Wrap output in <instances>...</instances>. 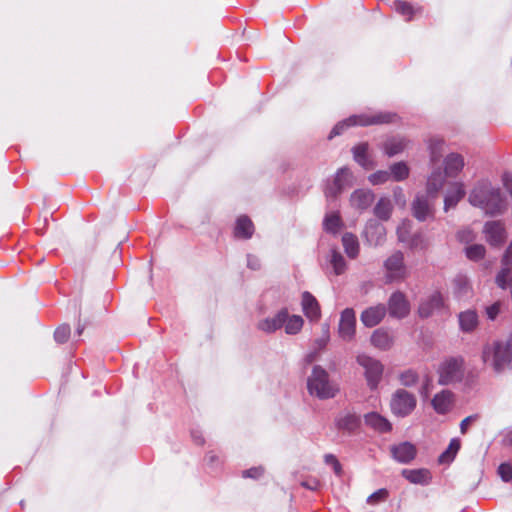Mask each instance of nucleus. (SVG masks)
Wrapping results in <instances>:
<instances>
[{
  "mask_svg": "<svg viewBox=\"0 0 512 512\" xmlns=\"http://www.w3.org/2000/svg\"><path fill=\"white\" fill-rule=\"evenodd\" d=\"M324 461L327 465H331L333 467V470L336 474H340L342 467L339 463L338 459L333 454H326L324 456Z\"/></svg>",
  "mask_w": 512,
  "mask_h": 512,
  "instance_id": "nucleus-53",
  "label": "nucleus"
},
{
  "mask_svg": "<svg viewBox=\"0 0 512 512\" xmlns=\"http://www.w3.org/2000/svg\"><path fill=\"white\" fill-rule=\"evenodd\" d=\"M465 254L468 259L478 261L485 255V247L481 244H474L465 248Z\"/></svg>",
  "mask_w": 512,
  "mask_h": 512,
  "instance_id": "nucleus-42",
  "label": "nucleus"
},
{
  "mask_svg": "<svg viewBox=\"0 0 512 512\" xmlns=\"http://www.w3.org/2000/svg\"><path fill=\"white\" fill-rule=\"evenodd\" d=\"M316 357H317V351L311 352L305 356V362L308 364L312 363L313 361L316 360Z\"/></svg>",
  "mask_w": 512,
  "mask_h": 512,
  "instance_id": "nucleus-63",
  "label": "nucleus"
},
{
  "mask_svg": "<svg viewBox=\"0 0 512 512\" xmlns=\"http://www.w3.org/2000/svg\"><path fill=\"white\" fill-rule=\"evenodd\" d=\"M247 266L252 270H258L260 268V260L256 256L249 254L247 256Z\"/></svg>",
  "mask_w": 512,
  "mask_h": 512,
  "instance_id": "nucleus-60",
  "label": "nucleus"
},
{
  "mask_svg": "<svg viewBox=\"0 0 512 512\" xmlns=\"http://www.w3.org/2000/svg\"><path fill=\"white\" fill-rule=\"evenodd\" d=\"M342 244L345 253L349 258H356L359 254V242L357 237L349 232H346L342 236Z\"/></svg>",
  "mask_w": 512,
  "mask_h": 512,
  "instance_id": "nucleus-31",
  "label": "nucleus"
},
{
  "mask_svg": "<svg viewBox=\"0 0 512 512\" xmlns=\"http://www.w3.org/2000/svg\"><path fill=\"white\" fill-rule=\"evenodd\" d=\"M357 363L364 368L367 385L371 390H375L383 375L384 367L382 363L366 354L357 356Z\"/></svg>",
  "mask_w": 512,
  "mask_h": 512,
  "instance_id": "nucleus-7",
  "label": "nucleus"
},
{
  "mask_svg": "<svg viewBox=\"0 0 512 512\" xmlns=\"http://www.w3.org/2000/svg\"><path fill=\"white\" fill-rule=\"evenodd\" d=\"M390 451L392 457L399 463H409L417 454L416 447L407 441L391 446Z\"/></svg>",
  "mask_w": 512,
  "mask_h": 512,
  "instance_id": "nucleus-16",
  "label": "nucleus"
},
{
  "mask_svg": "<svg viewBox=\"0 0 512 512\" xmlns=\"http://www.w3.org/2000/svg\"><path fill=\"white\" fill-rule=\"evenodd\" d=\"M263 474L262 467H253L242 472V476L244 478H254L257 479Z\"/></svg>",
  "mask_w": 512,
  "mask_h": 512,
  "instance_id": "nucleus-56",
  "label": "nucleus"
},
{
  "mask_svg": "<svg viewBox=\"0 0 512 512\" xmlns=\"http://www.w3.org/2000/svg\"><path fill=\"white\" fill-rule=\"evenodd\" d=\"M386 309L392 318L403 319L410 313V303L404 293L395 291L389 297Z\"/></svg>",
  "mask_w": 512,
  "mask_h": 512,
  "instance_id": "nucleus-11",
  "label": "nucleus"
},
{
  "mask_svg": "<svg viewBox=\"0 0 512 512\" xmlns=\"http://www.w3.org/2000/svg\"><path fill=\"white\" fill-rule=\"evenodd\" d=\"M364 421L367 426L373 428L374 430L380 433H386L392 429V425L388 421V419H386L385 417L376 412L367 413L364 416Z\"/></svg>",
  "mask_w": 512,
  "mask_h": 512,
  "instance_id": "nucleus-23",
  "label": "nucleus"
},
{
  "mask_svg": "<svg viewBox=\"0 0 512 512\" xmlns=\"http://www.w3.org/2000/svg\"><path fill=\"white\" fill-rule=\"evenodd\" d=\"M303 318L299 315H289L287 313V320H285L284 327L285 332L289 335H295L299 333L303 327Z\"/></svg>",
  "mask_w": 512,
  "mask_h": 512,
  "instance_id": "nucleus-36",
  "label": "nucleus"
},
{
  "mask_svg": "<svg viewBox=\"0 0 512 512\" xmlns=\"http://www.w3.org/2000/svg\"><path fill=\"white\" fill-rule=\"evenodd\" d=\"M483 232L491 246H500L505 241V229L500 221L486 222Z\"/></svg>",
  "mask_w": 512,
  "mask_h": 512,
  "instance_id": "nucleus-14",
  "label": "nucleus"
},
{
  "mask_svg": "<svg viewBox=\"0 0 512 512\" xmlns=\"http://www.w3.org/2000/svg\"><path fill=\"white\" fill-rule=\"evenodd\" d=\"M503 186L505 189L509 192L510 196L512 197V174L509 172H506L503 174L502 177Z\"/></svg>",
  "mask_w": 512,
  "mask_h": 512,
  "instance_id": "nucleus-59",
  "label": "nucleus"
},
{
  "mask_svg": "<svg viewBox=\"0 0 512 512\" xmlns=\"http://www.w3.org/2000/svg\"><path fill=\"white\" fill-rule=\"evenodd\" d=\"M285 320H287V310L282 309L275 315L260 320L257 328L265 333H274L283 327Z\"/></svg>",
  "mask_w": 512,
  "mask_h": 512,
  "instance_id": "nucleus-17",
  "label": "nucleus"
},
{
  "mask_svg": "<svg viewBox=\"0 0 512 512\" xmlns=\"http://www.w3.org/2000/svg\"><path fill=\"white\" fill-rule=\"evenodd\" d=\"M458 238L461 241L468 242V241L472 240L473 235L469 229H464V230L458 232Z\"/></svg>",
  "mask_w": 512,
  "mask_h": 512,
  "instance_id": "nucleus-61",
  "label": "nucleus"
},
{
  "mask_svg": "<svg viewBox=\"0 0 512 512\" xmlns=\"http://www.w3.org/2000/svg\"><path fill=\"white\" fill-rule=\"evenodd\" d=\"M392 7L397 13L404 16L406 20H410L415 13V10L411 4L403 0L394 1Z\"/></svg>",
  "mask_w": 512,
  "mask_h": 512,
  "instance_id": "nucleus-40",
  "label": "nucleus"
},
{
  "mask_svg": "<svg viewBox=\"0 0 512 512\" xmlns=\"http://www.w3.org/2000/svg\"><path fill=\"white\" fill-rule=\"evenodd\" d=\"M464 195L465 189L462 183L452 184L444 197V210L447 212L449 209L456 207Z\"/></svg>",
  "mask_w": 512,
  "mask_h": 512,
  "instance_id": "nucleus-22",
  "label": "nucleus"
},
{
  "mask_svg": "<svg viewBox=\"0 0 512 512\" xmlns=\"http://www.w3.org/2000/svg\"><path fill=\"white\" fill-rule=\"evenodd\" d=\"M388 495H389V493L386 489H384V488L379 489V490L375 491L374 493H372L367 498V503L371 504V505H375L379 502L385 501L388 498Z\"/></svg>",
  "mask_w": 512,
  "mask_h": 512,
  "instance_id": "nucleus-49",
  "label": "nucleus"
},
{
  "mask_svg": "<svg viewBox=\"0 0 512 512\" xmlns=\"http://www.w3.org/2000/svg\"><path fill=\"white\" fill-rule=\"evenodd\" d=\"M498 473L501 479L505 482H509L512 480V466L507 463H502L498 467Z\"/></svg>",
  "mask_w": 512,
  "mask_h": 512,
  "instance_id": "nucleus-52",
  "label": "nucleus"
},
{
  "mask_svg": "<svg viewBox=\"0 0 512 512\" xmlns=\"http://www.w3.org/2000/svg\"><path fill=\"white\" fill-rule=\"evenodd\" d=\"M401 475L410 483L426 486L432 481V474L426 468L403 469Z\"/></svg>",
  "mask_w": 512,
  "mask_h": 512,
  "instance_id": "nucleus-18",
  "label": "nucleus"
},
{
  "mask_svg": "<svg viewBox=\"0 0 512 512\" xmlns=\"http://www.w3.org/2000/svg\"><path fill=\"white\" fill-rule=\"evenodd\" d=\"M374 198L375 196L370 190L358 189L351 194L350 203L356 209L365 210L371 206Z\"/></svg>",
  "mask_w": 512,
  "mask_h": 512,
  "instance_id": "nucleus-20",
  "label": "nucleus"
},
{
  "mask_svg": "<svg viewBox=\"0 0 512 512\" xmlns=\"http://www.w3.org/2000/svg\"><path fill=\"white\" fill-rule=\"evenodd\" d=\"M501 310V303L495 302L492 305L486 307V315L488 319L495 320Z\"/></svg>",
  "mask_w": 512,
  "mask_h": 512,
  "instance_id": "nucleus-54",
  "label": "nucleus"
},
{
  "mask_svg": "<svg viewBox=\"0 0 512 512\" xmlns=\"http://www.w3.org/2000/svg\"><path fill=\"white\" fill-rule=\"evenodd\" d=\"M459 327L462 332L471 333L479 324V317L475 310L468 309L458 315Z\"/></svg>",
  "mask_w": 512,
  "mask_h": 512,
  "instance_id": "nucleus-21",
  "label": "nucleus"
},
{
  "mask_svg": "<svg viewBox=\"0 0 512 512\" xmlns=\"http://www.w3.org/2000/svg\"><path fill=\"white\" fill-rule=\"evenodd\" d=\"M453 284H454V292L459 297L464 296V295H466L468 293V291H469V282H468V279L465 276H461V275L457 276L453 280Z\"/></svg>",
  "mask_w": 512,
  "mask_h": 512,
  "instance_id": "nucleus-43",
  "label": "nucleus"
},
{
  "mask_svg": "<svg viewBox=\"0 0 512 512\" xmlns=\"http://www.w3.org/2000/svg\"><path fill=\"white\" fill-rule=\"evenodd\" d=\"M393 196H394L395 202L398 205H400V206L405 205V203H406L405 196H404L403 190L400 187H396L394 189Z\"/></svg>",
  "mask_w": 512,
  "mask_h": 512,
  "instance_id": "nucleus-58",
  "label": "nucleus"
},
{
  "mask_svg": "<svg viewBox=\"0 0 512 512\" xmlns=\"http://www.w3.org/2000/svg\"><path fill=\"white\" fill-rule=\"evenodd\" d=\"M354 160L364 167L365 169H370L372 167V162L368 156V144L361 143L353 147L352 149Z\"/></svg>",
  "mask_w": 512,
  "mask_h": 512,
  "instance_id": "nucleus-32",
  "label": "nucleus"
},
{
  "mask_svg": "<svg viewBox=\"0 0 512 512\" xmlns=\"http://www.w3.org/2000/svg\"><path fill=\"white\" fill-rule=\"evenodd\" d=\"M407 245L411 249L424 250L428 247L429 244L425 236L422 233L418 232L410 236Z\"/></svg>",
  "mask_w": 512,
  "mask_h": 512,
  "instance_id": "nucleus-41",
  "label": "nucleus"
},
{
  "mask_svg": "<svg viewBox=\"0 0 512 512\" xmlns=\"http://www.w3.org/2000/svg\"><path fill=\"white\" fill-rule=\"evenodd\" d=\"M463 364L462 357H451L444 360L438 368L439 383L448 385L460 381L464 373Z\"/></svg>",
  "mask_w": 512,
  "mask_h": 512,
  "instance_id": "nucleus-6",
  "label": "nucleus"
},
{
  "mask_svg": "<svg viewBox=\"0 0 512 512\" xmlns=\"http://www.w3.org/2000/svg\"><path fill=\"white\" fill-rule=\"evenodd\" d=\"M409 167L405 162H397L390 166V178L394 181H403L409 176Z\"/></svg>",
  "mask_w": 512,
  "mask_h": 512,
  "instance_id": "nucleus-35",
  "label": "nucleus"
},
{
  "mask_svg": "<svg viewBox=\"0 0 512 512\" xmlns=\"http://www.w3.org/2000/svg\"><path fill=\"white\" fill-rule=\"evenodd\" d=\"M387 313L386 306L384 304H378L365 309L360 316V320L366 327H374L378 325Z\"/></svg>",
  "mask_w": 512,
  "mask_h": 512,
  "instance_id": "nucleus-15",
  "label": "nucleus"
},
{
  "mask_svg": "<svg viewBox=\"0 0 512 512\" xmlns=\"http://www.w3.org/2000/svg\"><path fill=\"white\" fill-rule=\"evenodd\" d=\"M343 191L341 190V188H339L338 186H336V183L334 182V180H332L331 182H328L326 187H325V196L328 200H333V199H336L338 195H340Z\"/></svg>",
  "mask_w": 512,
  "mask_h": 512,
  "instance_id": "nucleus-50",
  "label": "nucleus"
},
{
  "mask_svg": "<svg viewBox=\"0 0 512 512\" xmlns=\"http://www.w3.org/2000/svg\"><path fill=\"white\" fill-rule=\"evenodd\" d=\"M396 118V114L390 112H378L372 115L359 114L339 122L332 129L329 138L340 135L346 128L351 126H368L374 124L391 123Z\"/></svg>",
  "mask_w": 512,
  "mask_h": 512,
  "instance_id": "nucleus-4",
  "label": "nucleus"
},
{
  "mask_svg": "<svg viewBox=\"0 0 512 512\" xmlns=\"http://www.w3.org/2000/svg\"><path fill=\"white\" fill-rule=\"evenodd\" d=\"M71 333L70 326L67 324L60 325L54 332V339L58 343H65Z\"/></svg>",
  "mask_w": 512,
  "mask_h": 512,
  "instance_id": "nucleus-47",
  "label": "nucleus"
},
{
  "mask_svg": "<svg viewBox=\"0 0 512 512\" xmlns=\"http://www.w3.org/2000/svg\"><path fill=\"white\" fill-rule=\"evenodd\" d=\"M342 226V221L338 212L327 213L324 221V230L336 234Z\"/></svg>",
  "mask_w": 512,
  "mask_h": 512,
  "instance_id": "nucleus-34",
  "label": "nucleus"
},
{
  "mask_svg": "<svg viewBox=\"0 0 512 512\" xmlns=\"http://www.w3.org/2000/svg\"><path fill=\"white\" fill-rule=\"evenodd\" d=\"M330 340L329 326L327 324L323 325V334L320 338L315 340V346L318 350L325 348Z\"/></svg>",
  "mask_w": 512,
  "mask_h": 512,
  "instance_id": "nucleus-51",
  "label": "nucleus"
},
{
  "mask_svg": "<svg viewBox=\"0 0 512 512\" xmlns=\"http://www.w3.org/2000/svg\"><path fill=\"white\" fill-rule=\"evenodd\" d=\"M417 404L414 394L405 389H397L391 396L390 409L397 417H406L410 415Z\"/></svg>",
  "mask_w": 512,
  "mask_h": 512,
  "instance_id": "nucleus-5",
  "label": "nucleus"
},
{
  "mask_svg": "<svg viewBox=\"0 0 512 512\" xmlns=\"http://www.w3.org/2000/svg\"><path fill=\"white\" fill-rule=\"evenodd\" d=\"M333 180L336 183V186L341 188V190L343 191L346 188L352 186L353 175L352 172L347 167H342L336 172Z\"/></svg>",
  "mask_w": 512,
  "mask_h": 512,
  "instance_id": "nucleus-33",
  "label": "nucleus"
},
{
  "mask_svg": "<svg viewBox=\"0 0 512 512\" xmlns=\"http://www.w3.org/2000/svg\"><path fill=\"white\" fill-rule=\"evenodd\" d=\"M412 224L409 220L403 221L397 228L398 240L402 243L409 241L411 234Z\"/></svg>",
  "mask_w": 512,
  "mask_h": 512,
  "instance_id": "nucleus-44",
  "label": "nucleus"
},
{
  "mask_svg": "<svg viewBox=\"0 0 512 512\" xmlns=\"http://www.w3.org/2000/svg\"><path fill=\"white\" fill-rule=\"evenodd\" d=\"M445 182V176L439 169L434 170L427 179L426 194L431 198H436L438 192L442 189Z\"/></svg>",
  "mask_w": 512,
  "mask_h": 512,
  "instance_id": "nucleus-26",
  "label": "nucleus"
},
{
  "mask_svg": "<svg viewBox=\"0 0 512 512\" xmlns=\"http://www.w3.org/2000/svg\"><path fill=\"white\" fill-rule=\"evenodd\" d=\"M428 194H417L412 202V213L418 221H426L434 216L433 200Z\"/></svg>",
  "mask_w": 512,
  "mask_h": 512,
  "instance_id": "nucleus-12",
  "label": "nucleus"
},
{
  "mask_svg": "<svg viewBox=\"0 0 512 512\" xmlns=\"http://www.w3.org/2000/svg\"><path fill=\"white\" fill-rule=\"evenodd\" d=\"M307 389L311 396L321 400L333 398L338 391L330 381L328 372L320 365H315L307 378Z\"/></svg>",
  "mask_w": 512,
  "mask_h": 512,
  "instance_id": "nucleus-3",
  "label": "nucleus"
},
{
  "mask_svg": "<svg viewBox=\"0 0 512 512\" xmlns=\"http://www.w3.org/2000/svg\"><path fill=\"white\" fill-rule=\"evenodd\" d=\"M453 394L448 390L437 393L432 399V406L439 414L447 413L452 406Z\"/></svg>",
  "mask_w": 512,
  "mask_h": 512,
  "instance_id": "nucleus-25",
  "label": "nucleus"
},
{
  "mask_svg": "<svg viewBox=\"0 0 512 512\" xmlns=\"http://www.w3.org/2000/svg\"><path fill=\"white\" fill-rule=\"evenodd\" d=\"M400 383L405 387H412L418 382V374L413 370H406L399 375Z\"/></svg>",
  "mask_w": 512,
  "mask_h": 512,
  "instance_id": "nucleus-45",
  "label": "nucleus"
},
{
  "mask_svg": "<svg viewBox=\"0 0 512 512\" xmlns=\"http://www.w3.org/2000/svg\"><path fill=\"white\" fill-rule=\"evenodd\" d=\"M356 332V315L352 308H346L341 312L338 324V335L346 342L354 339Z\"/></svg>",
  "mask_w": 512,
  "mask_h": 512,
  "instance_id": "nucleus-10",
  "label": "nucleus"
},
{
  "mask_svg": "<svg viewBox=\"0 0 512 512\" xmlns=\"http://www.w3.org/2000/svg\"><path fill=\"white\" fill-rule=\"evenodd\" d=\"M407 145V141L404 138L393 137L386 140L383 144L384 152L387 156L392 157L401 153Z\"/></svg>",
  "mask_w": 512,
  "mask_h": 512,
  "instance_id": "nucleus-30",
  "label": "nucleus"
},
{
  "mask_svg": "<svg viewBox=\"0 0 512 512\" xmlns=\"http://www.w3.org/2000/svg\"><path fill=\"white\" fill-rule=\"evenodd\" d=\"M469 203L480 208L485 214L495 216L502 214L506 209L505 199L499 188L494 187L489 181H479L471 190Z\"/></svg>",
  "mask_w": 512,
  "mask_h": 512,
  "instance_id": "nucleus-1",
  "label": "nucleus"
},
{
  "mask_svg": "<svg viewBox=\"0 0 512 512\" xmlns=\"http://www.w3.org/2000/svg\"><path fill=\"white\" fill-rule=\"evenodd\" d=\"M371 343L378 349L387 350L392 346L393 338L388 331L377 329L371 336Z\"/></svg>",
  "mask_w": 512,
  "mask_h": 512,
  "instance_id": "nucleus-29",
  "label": "nucleus"
},
{
  "mask_svg": "<svg viewBox=\"0 0 512 512\" xmlns=\"http://www.w3.org/2000/svg\"><path fill=\"white\" fill-rule=\"evenodd\" d=\"M459 449H460V441L458 439H452L450 441V444L447 447V449L439 456V462L440 463L451 462L455 458Z\"/></svg>",
  "mask_w": 512,
  "mask_h": 512,
  "instance_id": "nucleus-39",
  "label": "nucleus"
},
{
  "mask_svg": "<svg viewBox=\"0 0 512 512\" xmlns=\"http://www.w3.org/2000/svg\"><path fill=\"white\" fill-rule=\"evenodd\" d=\"M254 233V225L247 216H240L234 228L236 238L249 239Z\"/></svg>",
  "mask_w": 512,
  "mask_h": 512,
  "instance_id": "nucleus-27",
  "label": "nucleus"
},
{
  "mask_svg": "<svg viewBox=\"0 0 512 512\" xmlns=\"http://www.w3.org/2000/svg\"><path fill=\"white\" fill-rule=\"evenodd\" d=\"M482 362L489 366L496 374L512 370V338L494 340L483 345L481 351Z\"/></svg>",
  "mask_w": 512,
  "mask_h": 512,
  "instance_id": "nucleus-2",
  "label": "nucleus"
},
{
  "mask_svg": "<svg viewBox=\"0 0 512 512\" xmlns=\"http://www.w3.org/2000/svg\"><path fill=\"white\" fill-rule=\"evenodd\" d=\"M443 144L444 142L439 139H434L430 141L429 149L432 162L439 161L442 153Z\"/></svg>",
  "mask_w": 512,
  "mask_h": 512,
  "instance_id": "nucleus-46",
  "label": "nucleus"
},
{
  "mask_svg": "<svg viewBox=\"0 0 512 512\" xmlns=\"http://www.w3.org/2000/svg\"><path fill=\"white\" fill-rule=\"evenodd\" d=\"M360 423L359 416L349 412L340 415L336 420L337 427L348 432L355 431L360 426Z\"/></svg>",
  "mask_w": 512,
  "mask_h": 512,
  "instance_id": "nucleus-28",
  "label": "nucleus"
},
{
  "mask_svg": "<svg viewBox=\"0 0 512 512\" xmlns=\"http://www.w3.org/2000/svg\"><path fill=\"white\" fill-rule=\"evenodd\" d=\"M363 236L368 245L377 247L385 242L386 229L383 224L376 220H369L365 226Z\"/></svg>",
  "mask_w": 512,
  "mask_h": 512,
  "instance_id": "nucleus-13",
  "label": "nucleus"
},
{
  "mask_svg": "<svg viewBox=\"0 0 512 512\" xmlns=\"http://www.w3.org/2000/svg\"><path fill=\"white\" fill-rule=\"evenodd\" d=\"M477 418H478V416H477V415H470V416H468V417L464 418V419L461 421V423H460V431H461V433H462V434H465V433L467 432V430H468L469 425H470L472 422L476 421V420H477Z\"/></svg>",
  "mask_w": 512,
  "mask_h": 512,
  "instance_id": "nucleus-57",
  "label": "nucleus"
},
{
  "mask_svg": "<svg viewBox=\"0 0 512 512\" xmlns=\"http://www.w3.org/2000/svg\"><path fill=\"white\" fill-rule=\"evenodd\" d=\"M392 212V204L388 198H381L374 208V214L381 220H388Z\"/></svg>",
  "mask_w": 512,
  "mask_h": 512,
  "instance_id": "nucleus-38",
  "label": "nucleus"
},
{
  "mask_svg": "<svg viewBox=\"0 0 512 512\" xmlns=\"http://www.w3.org/2000/svg\"><path fill=\"white\" fill-rule=\"evenodd\" d=\"M502 443L505 446H512V428L505 431Z\"/></svg>",
  "mask_w": 512,
  "mask_h": 512,
  "instance_id": "nucleus-62",
  "label": "nucleus"
},
{
  "mask_svg": "<svg viewBox=\"0 0 512 512\" xmlns=\"http://www.w3.org/2000/svg\"><path fill=\"white\" fill-rule=\"evenodd\" d=\"M512 263V242L509 244L508 248L506 249V252L502 259L503 268L500 272H502L504 269L508 268L510 269V265ZM511 272V270H509ZM512 275V273H510Z\"/></svg>",
  "mask_w": 512,
  "mask_h": 512,
  "instance_id": "nucleus-55",
  "label": "nucleus"
},
{
  "mask_svg": "<svg viewBox=\"0 0 512 512\" xmlns=\"http://www.w3.org/2000/svg\"><path fill=\"white\" fill-rule=\"evenodd\" d=\"M384 269L387 283L402 281L408 276L404 254L401 251H395L385 260Z\"/></svg>",
  "mask_w": 512,
  "mask_h": 512,
  "instance_id": "nucleus-8",
  "label": "nucleus"
},
{
  "mask_svg": "<svg viewBox=\"0 0 512 512\" xmlns=\"http://www.w3.org/2000/svg\"><path fill=\"white\" fill-rule=\"evenodd\" d=\"M302 309L304 314L311 321H317L320 318V307L316 298L310 292L302 294Z\"/></svg>",
  "mask_w": 512,
  "mask_h": 512,
  "instance_id": "nucleus-19",
  "label": "nucleus"
},
{
  "mask_svg": "<svg viewBox=\"0 0 512 512\" xmlns=\"http://www.w3.org/2000/svg\"><path fill=\"white\" fill-rule=\"evenodd\" d=\"M192 437H193V439H194L196 444H199V445L203 444L204 439H203L202 436H197L195 433H193Z\"/></svg>",
  "mask_w": 512,
  "mask_h": 512,
  "instance_id": "nucleus-64",
  "label": "nucleus"
},
{
  "mask_svg": "<svg viewBox=\"0 0 512 512\" xmlns=\"http://www.w3.org/2000/svg\"><path fill=\"white\" fill-rule=\"evenodd\" d=\"M329 262L336 275H341L346 270V262L344 257L335 249L330 251Z\"/></svg>",
  "mask_w": 512,
  "mask_h": 512,
  "instance_id": "nucleus-37",
  "label": "nucleus"
},
{
  "mask_svg": "<svg viewBox=\"0 0 512 512\" xmlns=\"http://www.w3.org/2000/svg\"><path fill=\"white\" fill-rule=\"evenodd\" d=\"M464 167V158L458 153H451L444 160L445 175L448 177L457 176Z\"/></svg>",
  "mask_w": 512,
  "mask_h": 512,
  "instance_id": "nucleus-24",
  "label": "nucleus"
},
{
  "mask_svg": "<svg viewBox=\"0 0 512 512\" xmlns=\"http://www.w3.org/2000/svg\"><path fill=\"white\" fill-rule=\"evenodd\" d=\"M368 179L371 184L379 185L389 181L391 178L389 171L379 170L371 174Z\"/></svg>",
  "mask_w": 512,
  "mask_h": 512,
  "instance_id": "nucleus-48",
  "label": "nucleus"
},
{
  "mask_svg": "<svg viewBox=\"0 0 512 512\" xmlns=\"http://www.w3.org/2000/svg\"><path fill=\"white\" fill-rule=\"evenodd\" d=\"M444 307L443 295L439 291H434L421 299L418 306V315L421 318H429L435 313L440 312Z\"/></svg>",
  "mask_w": 512,
  "mask_h": 512,
  "instance_id": "nucleus-9",
  "label": "nucleus"
}]
</instances>
